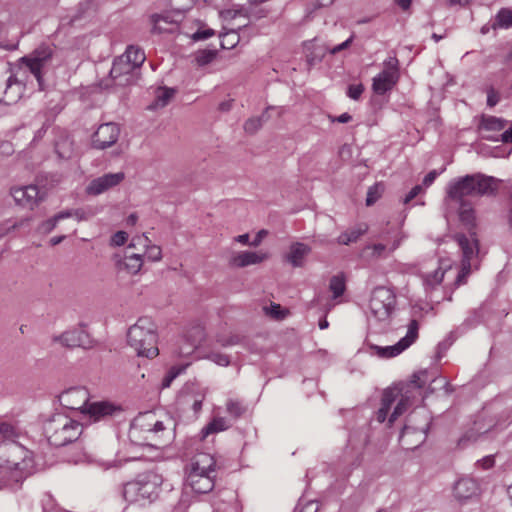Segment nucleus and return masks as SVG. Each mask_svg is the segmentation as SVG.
<instances>
[{
    "label": "nucleus",
    "instance_id": "nucleus-1",
    "mask_svg": "<svg viewBox=\"0 0 512 512\" xmlns=\"http://www.w3.org/2000/svg\"><path fill=\"white\" fill-rule=\"evenodd\" d=\"M502 180L481 172L456 177L445 188L444 204L450 200H462L469 197H496Z\"/></svg>",
    "mask_w": 512,
    "mask_h": 512
},
{
    "label": "nucleus",
    "instance_id": "nucleus-2",
    "mask_svg": "<svg viewBox=\"0 0 512 512\" xmlns=\"http://www.w3.org/2000/svg\"><path fill=\"white\" fill-rule=\"evenodd\" d=\"M0 475L7 471L9 480L20 483L34 473L32 452L15 440L0 442Z\"/></svg>",
    "mask_w": 512,
    "mask_h": 512
},
{
    "label": "nucleus",
    "instance_id": "nucleus-3",
    "mask_svg": "<svg viewBox=\"0 0 512 512\" xmlns=\"http://www.w3.org/2000/svg\"><path fill=\"white\" fill-rule=\"evenodd\" d=\"M128 345L138 357L153 359L159 355L157 326L149 317H141L127 332Z\"/></svg>",
    "mask_w": 512,
    "mask_h": 512
},
{
    "label": "nucleus",
    "instance_id": "nucleus-4",
    "mask_svg": "<svg viewBox=\"0 0 512 512\" xmlns=\"http://www.w3.org/2000/svg\"><path fill=\"white\" fill-rule=\"evenodd\" d=\"M43 429L50 445L63 447L77 441L83 427L81 423L66 415L55 414L45 422Z\"/></svg>",
    "mask_w": 512,
    "mask_h": 512
},
{
    "label": "nucleus",
    "instance_id": "nucleus-5",
    "mask_svg": "<svg viewBox=\"0 0 512 512\" xmlns=\"http://www.w3.org/2000/svg\"><path fill=\"white\" fill-rule=\"evenodd\" d=\"M162 477L155 472L147 471L137 476L133 481L123 485L122 495L127 502L134 503L142 500L154 501L159 494Z\"/></svg>",
    "mask_w": 512,
    "mask_h": 512
},
{
    "label": "nucleus",
    "instance_id": "nucleus-6",
    "mask_svg": "<svg viewBox=\"0 0 512 512\" xmlns=\"http://www.w3.org/2000/svg\"><path fill=\"white\" fill-rule=\"evenodd\" d=\"M395 305L396 296L391 289L380 286L373 290L369 301V308L377 320H388L395 309Z\"/></svg>",
    "mask_w": 512,
    "mask_h": 512
},
{
    "label": "nucleus",
    "instance_id": "nucleus-7",
    "mask_svg": "<svg viewBox=\"0 0 512 512\" xmlns=\"http://www.w3.org/2000/svg\"><path fill=\"white\" fill-rule=\"evenodd\" d=\"M53 48L48 44H41L32 53L20 59L23 64L36 78L40 89H43L42 69L52 58Z\"/></svg>",
    "mask_w": 512,
    "mask_h": 512
},
{
    "label": "nucleus",
    "instance_id": "nucleus-8",
    "mask_svg": "<svg viewBox=\"0 0 512 512\" xmlns=\"http://www.w3.org/2000/svg\"><path fill=\"white\" fill-rule=\"evenodd\" d=\"M420 324L417 319H411L407 325V333L396 344L386 347L374 345L371 348L381 358H392L409 348L419 337Z\"/></svg>",
    "mask_w": 512,
    "mask_h": 512
},
{
    "label": "nucleus",
    "instance_id": "nucleus-9",
    "mask_svg": "<svg viewBox=\"0 0 512 512\" xmlns=\"http://www.w3.org/2000/svg\"><path fill=\"white\" fill-rule=\"evenodd\" d=\"M431 416L425 410H415L409 414L406 420V424L404 425L401 438H404L409 435L419 434L420 439L418 440V445L422 444L427 437V433L429 431L431 425Z\"/></svg>",
    "mask_w": 512,
    "mask_h": 512
},
{
    "label": "nucleus",
    "instance_id": "nucleus-10",
    "mask_svg": "<svg viewBox=\"0 0 512 512\" xmlns=\"http://www.w3.org/2000/svg\"><path fill=\"white\" fill-rule=\"evenodd\" d=\"M119 135L120 128L116 123H103L93 133L91 147L96 150H105L118 141Z\"/></svg>",
    "mask_w": 512,
    "mask_h": 512
},
{
    "label": "nucleus",
    "instance_id": "nucleus-11",
    "mask_svg": "<svg viewBox=\"0 0 512 512\" xmlns=\"http://www.w3.org/2000/svg\"><path fill=\"white\" fill-rule=\"evenodd\" d=\"M58 399L64 408L85 413L89 403V392L85 387H71L63 391Z\"/></svg>",
    "mask_w": 512,
    "mask_h": 512
},
{
    "label": "nucleus",
    "instance_id": "nucleus-12",
    "mask_svg": "<svg viewBox=\"0 0 512 512\" xmlns=\"http://www.w3.org/2000/svg\"><path fill=\"white\" fill-rule=\"evenodd\" d=\"M453 240L458 244L461 250V262L465 264H467V262L471 263L472 266L473 261L478 258L480 249L477 232L468 234L459 232L453 235Z\"/></svg>",
    "mask_w": 512,
    "mask_h": 512
},
{
    "label": "nucleus",
    "instance_id": "nucleus-13",
    "mask_svg": "<svg viewBox=\"0 0 512 512\" xmlns=\"http://www.w3.org/2000/svg\"><path fill=\"white\" fill-rule=\"evenodd\" d=\"M124 179V172L104 174L91 180L85 188V193L90 196H98L119 185Z\"/></svg>",
    "mask_w": 512,
    "mask_h": 512
},
{
    "label": "nucleus",
    "instance_id": "nucleus-14",
    "mask_svg": "<svg viewBox=\"0 0 512 512\" xmlns=\"http://www.w3.org/2000/svg\"><path fill=\"white\" fill-rule=\"evenodd\" d=\"M137 70L121 56L113 62L110 76L117 81L118 85H130L136 81Z\"/></svg>",
    "mask_w": 512,
    "mask_h": 512
},
{
    "label": "nucleus",
    "instance_id": "nucleus-15",
    "mask_svg": "<svg viewBox=\"0 0 512 512\" xmlns=\"http://www.w3.org/2000/svg\"><path fill=\"white\" fill-rule=\"evenodd\" d=\"M450 203L458 204V218L468 233L477 232L476 211L468 199L450 200Z\"/></svg>",
    "mask_w": 512,
    "mask_h": 512
},
{
    "label": "nucleus",
    "instance_id": "nucleus-16",
    "mask_svg": "<svg viewBox=\"0 0 512 512\" xmlns=\"http://www.w3.org/2000/svg\"><path fill=\"white\" fill-rule=\"evenodd\" d=\"M204 338L203 329L199 326L192 328L187 334H185L181 343L176 350L179 357H188L194 353L197 347L200 345Z\"/></svg>",
    "mask_w": 512,
    "mask_h": 512
},
{
    "label": "nucleus",
    "instance_id": "nucleus-17",
    "mask_svg": "<svg viewBox=\"0 0 512 512\" xmlns=\"http://www.w3.org/2000/svg\"><path fill=\"white\" fill-rule=\"evenodd\" d=\"M14 200L21 206L33 208L41 200L39 188L36 185H28L12 189Z\"/></svg>",
    "mask_w": 512,
    "mask_h": 512
},
{
    "label": "nucleus",
    "instance_id": "nucleus-18",
    "mask_svg": "<svg viewBox=\"0 0 512 512\" xmlns=\"http://www.w3.org/2000/svg\"><path fill=\"white\" fill-rule=\"evenodd\" d=\"M187 481L192 490L199 494L208 493L214 488V476H212L210 472L200 473L190 471Z\"/></svg>",
    "mask_w": 512,
    "mask_h": 512
},
{
    "label": "nucleus",
    "instance_id": "nucleus-19",
    "mask_svg": "<svg viewBox=\"0 0 512 512\" xmlns=\"http://www.w3.org/2000/svg\"><path fill=\"white\" fill-rule=\"evenodd\" d=\"M311 247L303 242H294L289 246L284 260L293 267H303L306 257L311 253Z\"/></svg>",
    "mask_w": 512,
    "mask_h": 512
},
{
    "label": "nucleus",
    "instance_id": "nucleus-20",
    "mask_svg": "<svg viewBox=\"0 0 512 512\" xmlns=\"http://www.w3.org/2000/svg\"><path fill=\"white\" fill-rule=\"evenodd\" d=\"M401 242H402V236L398 235L394 239L392 245L389 248L382 243L366 245L363 249V255H364V257H366L370 260L386 258L389 256V254L394 252L400 246Z\"/></svg>",
    "mask_w": 512,
    "mask_h": 512
},
{
    "label": "nucleus",
    "instance_id": "nucleus-21",
    "mask_svg": "<svg viewBox=\"0 0 512 512\" xmlns=\"http://www.w3.org/2000/svg\"><path fill=\"white\" fill-rule=\"evenodd\" d=\"M399 74L395 71H381L373 78L372 89L378 95H384L398 82Z\"/></svg>",
    "mask_w": 512,
    "mask_h": 512
},
{
    "label": "nucleus",
    "instance_id": "nucleus-22",
    "mask_svg": "<svg viewBox=\"0 0 512 512\" xmlns=\"http://www.w3.org/2000/svg\"><path fill=\"white\" fill-rule=\"evenodd\" d=\"M120 408L113 405L112 403L101 401L88 403L85 413L89 414L93 421H99L106 417L112 416L115 412H119Z\"/></svg>",
    "mask_w": 512,
    "mask_h": 512
},
{
    "label": "nucleus",
    "instance_id": "nucleus-23",
    "mask_svg": "<svg viewBox=\"0 0 512 512\" xmlns=\"http://www.w3.org/2000/svg\"><path fill=\"white\" fill-rule=\"evenodd\" d=\"M267 258V254L254 252V251H242L230 258L229 264L233 267L244 268L249 265L259 264Z\"/></svg>",
    "mask_w": 512,
    "mask_h": 512
},
{
    "label": "nucleus",
    "instance_id": "nucleus-24",
    "mask_svg": "<svg viewBox=\"0 0 512 512\" xmlns=\"http://www.w3.org/2000/svg\"><path fill=\"white\" fill-rule=\"evenodd\" d=\"M453 492L458 500H467L478 494L479 485L472 478H461L455 483Z\"/></svg>",
    "mask_w": 512,
    "mask_h": 512
},
{
    "label": "nucleus",
    "instance_id": "nucleus-25",
    "mask_svg": "<svg viewBox=\"0 0 512 512\" xmlns=\"http://www.w3.org/2000/svg\"><path fill=\"white\" fill-rule=\"evenodd\" d=\"M23 90L24 84L22 81L18 80L14 74L10 75L7 79L4 97L0 100V103L6 105L16 103L21 98Z\"/></svg>",
    "mask_w": 512,
    "mask_h": 512
},
{
    "label": "nucleus",
    "instance_id": "nucleus-26",
    "mask_svg": "<svg viewBox=\"0 0 512 512\" xmlns=\"http://www.w3.org/2000/svg\"><path fill=\"white\" fill-rule=\"evenodd\" d=\"M151 20L153 23L152 31L156 33L173 32L178 24V19L170 14H154Z\"/></svg>",
    "mask_w": 512,
    "mask_h": 512
},
{
    "label": "nucleus",
    "instance_id": "nucleus-27",
    "mask_svg": "<svg viewBox=\"0 0 512 512\" xmlns=\"http://www.w3.org/2000/svg\"><path fill=\"white\" fill-rule=\"evenodd\" d=\"M143 265L142 255L126 252L123 259L117 261V267L121 270H125L127 273L135 275L137 274Z\"/></svg>",
    "mask_w": 512,
    "mask_h": 512
},
{
    "label": "nucleus",
    "instance_id": "nucleus-28",
    "mask_svg": "<svg viewBox=\"0 0 512 512\" xmlns=\"http://www.w3.org/2000/svg\"><path fill=\"white\" fill-rule=\"evenodd\" d=\"M86 334L83 330H70L62 333L60 336L54 338L55 341L60 342L63 346L74 348L80 347L84 344Z\"/></svg>",
    "mask_w": 512,
    "mask_h": 512
},
{
    "label": "nucleus",
    "instance_id": "nucleus-29",
    "mask_svg": "<svg viewBox=\"0 0 512 512\" xmlns=\"http://www.w3.org/2000/svg\"><path fill=\"white\" fill-rule=\"evenodd\" d=\"M368 231V225L365 223L358 224L357 226L341 233L337 242L341 245H349L355 243L362 235Z\"/></svg>",
    "mask_w": 512,
    "mask_h": 512
},
{
    "label": "nucleus",
    "instance_id": "nucleus-30",
    "mask_svg": "<svg viewBox=\"0 0 512 512\" xmlns=\"http://www.w3.org/2000/svg\"><path fill=\"white\" fill-rule=\"evenodd\" d=\"M306 58L309 65H314L322 61L328 51V47L318 44L316 39L306 45Z\"/></svg>",
    "mask_w": 512,
    "mask_h": 512
},
{
    "label": "nucleus",
    "instance_id": "nucleus-31",
    "mask_svg": "<svg viewBox=\"0 0 512 512\" xmlns=\"http://www.w3.org/2000/svg\"><path fill=\"white\" fill-rule=\"evenodd\" d=\"M215 465L216 462L211 455L202 453L199 454L195 462L192 463L191 471L200 473H213L215 471Z\"/></svg>",
    "mask_w": 512,
    "mask_h": 512
},
{
    "label": "nucleus",
    "instance_id": "nucleus-32",
    "mask_svg": "<svg viewBox=\"0 0 512 512\" xmlns=\"http://www.w3.org/2000/svg\"><path fill=\"white\" fill-rule=\"evenodd\" d=\"M177 90L175 88L169 87H159L156 91L155 100L149 106V109L155 108H163L169 104L171 99L176 94Z\"/></svg>",
    "mask_w": 512,
    "mask_h": 512
},
{
    "label": "nucleus",
    "instance_id": "nucleus-33",
    "mask_svg": "<svg viewBox=\"0 0 512 512\" xmlns=\"http://www.w3.org/2000/svg\"><path fill=\"white\" fill-rule=\"evenodd\" d=\"M122 57L137 69L141 67L146 59L144 51L133 45L127 47Z\"/></svg>",
    "mask_w": 512,
    "mask_h": 512
},
{
    "label": "nucleus",
    "instance_id": "nucleus-34",
    "mask_svg": "<svg viewBox=\"0 0 512 512\" xmlns=\"http://www.w3.org/2000/svg\"><path fill=\"white\" fill-rule=\"evenodd\" d=\"M230 427L228 421L223 417L214 418L201 431L202 438H206L210 434L225 431Z\"/></svg>",
    "mask_w": 512,
    "mask_h": 512
},
{
    "label": "nucleus",
    "instance_id": "nucleus-35",
    "mask_svg": "<svg viewBox=\"0 0 512 512\" xmlns=\"http://www.w3.org/2000/svg\"><path fill=\"white\" fill-rule=\"evenodd\" d=\"M507 125V120L495 116H482L479 125L480 129L487 131H501Z\"/></svg>",
    "mask_w": 512,
    "mask_h": 512
},
{
    "label": "nucleus",
    "instance_id": "nucleus-36",
    "mask_svg": "<svg viewBox=\"0 0 512 512\" xmlns=\"http://www.w3.org/2000/svg\"><path fill=\"white\" fill-rule=\"evenodd\" d=\"M329 289L333 293V298L342 296L346 290V277L344 273H339L331 277Z\"/></svg>",
    "mask_w": 512,
    "mask_h": 512
},
{
    "label": "nucleus",
    "instance_id": "nucleus-37",
    "mask_svg": "<svg viewBox=\"0 0 512 512\" xmlns=\"http://www.w3.org/2000/svg\"><path fill=\"white\" fill-rule=\"evenodd\" d=\"M510 27H512V10L508 8H501L495 16L492 28L497 29Z\"/></svg>",
    "mask_w": 512,
    "mask_h": 512
},
{
    "label": "nucleus",
    "instance_id": "nucleus-38",
    "mask_svg": "<svg viewBox=\"0 0 512 512\" xmlns=\"http://www.w3.org/2000/svg\"><path fill=\"white\" fill-rule=\"evenodd\" d=\"M445 271L441 268L436 269L432 273H428L424 276L425 289H434L440 285L444 279Z\"/></svg>",
    "mask_w": 512,
    "mask_h": 512
},
{
    "label": "nucleus",
    "instance_id": "nucleus-39",
    "mask_svg": "<svg viewBox=\"0 0 512 512\" xmlns=\"http://www.w3.org/2000/svg\"><path fill=\"white\" fill-rule=\"evenodd\" d=\"M244 341H245V337L241 336L239 334H233V333H231L229 335L218 334L216 336V342L222 347L240 345V344H243Z\"/></svg>",
    "mask_w": 512,
    "mask_h": 512
},
{
    "label": "nucleus",
    "instance_id": "nucleus-40",
    "mask_svg": "<svg viewBox=\"0 0 512 512\" xmlns=\"http://www.w3.org/2000/svg\"><path fill=\"white\" fill-rule=\"evenodd\" d=\"M435 378L434 375H431L427 369H423L413 373L411 376V383L416 388H423L428 382L433 381Z\"/></svg>",
    "mask_w": 512,
    "mask_h": 512
},
{
    "label": "nucleus",
    "instance_id": "nucleus-41",
    "mask_svg": "<svg viewBox=\"0 0 512 512\" xmlns=\"http://www.w3.org/2000/svg\"><path fill=\"white\" fill-rule=\"evenodd\" d=\"M238 16H245L247 18L254 17L255 19H260L265 16V14L260 11L259 13L253 14L252 12H248L244 9H227L222 12V17L226 20L235 19Z\"/></svg>",
    "mask_w": 512,
    "mask_h": 512
},
{
    "label": "nucleus",
    "instance_id": "nucleus-42",
    "mask_svg": "<svg viewBox=\"0 0 512 512\" xmlns=\"http://www.w3.org/2000/svg\"><path fill=\"white\" fill-rule=\"evenodd\" d=\"M222 49H232L239 42V35L236 30L232 29L224 34H220Z\"/></svg>",
    "mask_w": 512,
    "mask_h": 512
},
{
    "label": "nucleus",
    "instance_id": "nucleus-43",
    "mask_svg": "<svg viewBox=\"0 0 512 512\" xmlns=\"http://www.w3.org/2000/svg\"><path fill=\"white\" fill-rule=\"evenodd\" d=\"M384 192V185L382 183H375L369 187L366 196V205L372 206L382 196Z\"/></svg>",
    "mask_w": 512,
    "mask_h": 512
},
{
    "label": "nucleus",
    "instance_id": "nucleus-44",
    "mask_svg": "<svg viewBox=\"0 0 512 512\" xmlns=\"http://www.w3.org/2000/svg\"><path fill=\"white\" fill-rule=\"evenodd\" d=\"M186 366L187 365L172 366L162 379L161 389L170 387L174 379L185 370Z\"/></svg>",
    "mask_w": 512,
    "mask_h": 512
},
{
    "label": "nucleus",
    "instance_id": "nucleus-45",
    "mask_svg": "<svg viewBox=\"0 0 512 512\" xmlns=\"http://www.w3.org/2000/svg\"><path fill=\"white\" fill-rule=\"evenodd\" d=\"M216 55V50L205 49L198 51L195 59L199 66H205L211 63L216 58Z\"/></svg>",
    "mask_w": 512,
    "mask_h": 512
},
{
    "label": "nucleus",
    "instance_id": "nucleus-46",
    "mask_svg": "<svg viewBox=\"0 0 512 512\" xmlns=\"http://www.w3.org/2000/svg\"><path fill=\"white\" fill-rule=\"evenodd\" d=\"M226 410L228 414L234 417L235 419L241 417L246 411L242 403L236 400L227 401Z\"/></svg>",
    "mask_w": 512,
    "mask_h": 512
},
{
    "label": "nucleus",
    "instance_id": "nucleus-47",
    "mask_svg": "<svg viewBox=\"0 0 512 512\" xmlns=\"http://www.w3.org/2000/svg\"><path fill=\"white\" fill-rule=\"evenodd\" d=\"M205 358L223 367H226L231 363L230 357L227 354L220 352H209Z\"/></svg>",
    "mask_w": 512,
    "mask_h": 512
},
{
    "label": "nucleus",
    "instance_id": "nucleus-48",
    "mask_svg": "<svg viewBox=\"0 0 512 512\" xmlns=\"http://www.w3.org/2000/svg\"><path fill=\"white\" fill-rule=\"evenodd\" d=\"M55 152L62 159H69L72 154L71 143L68 140L62 142H56Z\"/></svg>",
    "mask_w": 512,
    "mask_h": 512
},
{
    "label": "nucleus",
    "instance_id": "nucleus-49",
    "mask_svg": "<svg viewBox=\"0 0 512 512\" xmlns=\"http://www.w3.org/2000/svg\"><path fill=\"white\" fill-rule=\"evenodd\" d=\"M263 125L257 117L247 119L243 125L244 131L250 135L255 134Z\"/></svg>",
    "mask_w": 512,
    "mask_h": 512
},
{
    "label": "nucleus",
    "instance_id": "nucleus-50",
    "mask_svg": "<svg viewBox=\"0 0 512 512\" xmlns=\"http://www.w3.org/2000/svg\"><path fill=\"white\" fill-rule=\"evenodd\" d=\"M72 214L78 221H87L95 215V211L92 208H78L73 209Z\"/></svg>",
    "mask_w": 512,
    "mask_h": 512
},
{
    "label": "nucleus",
    "instance_id": "nucleus-51",
    "mask_svg": "<svg viewBox=\"0 0 512 512\" xmlns=\"http://www.w3.org/2000/svg\"><path fill=\"white\" fill-rule=\"evenodd\" d=\"M0 434L4 436V440H13L17 437L15 427L7 422H0Z\"/></svg>",
    "mask_w": 512,
    "mask_h": 512
},
{
    "label": "nucleus",
    "instance_id": "nucleus-52",
    "mask_svg": "<svg viewBox=\"0 0 512 512\" xmlns=\"http://www.w3.org/2000/svg\"><path fill=\"white\" fill-rule=\"evenodd\" d=\"M471 269H472L471 263L467 262V264H465V263L461 262V270L458 273V275H457V277L455 279V282H454V285L456 287H458L461 284L465 283L466 277L470 274Z\"/></svg>",
    "mask_w": 512,
    "mask_h": 512
},
{
    "label": "nucleus",
    "instance_id": "nucleus-53",
    "mask_svg": "<svg viewBox=\"0 0 512 512\" xmlns=\"http://www.w3.org/2000/svg\"><path fill=\"white\" fill-rule=\"evenodd\" d=\"M364 91V85L362 83L359 84H351L347 88V96L353 100H358Z\"/></svg>",
    "mask_w": 512,
    "mask_h": 512
},
{
    "label": "nucleus",
    "instance_id": "nucleus-54",
    "mask_svg": "<svg viewBox=\"0 0 512 512\" xmlns=\"http://www.w3.org/2000/svg\"><path fill=\"white\" fill-rule=\"evenodd\" d=\"M57 223H58V220L56 219L55 216H53L52 218H50L46 221H43L38 226V232L42 233V234H49L56 227Z\"/></svg>",
    "mask_w": 512,
    "mask_h": 512
},
{
    "label": "nucleus",
    "instance_id": "nucleus-55",
    "mask_svg": "<svg viewBox=\"0 0 512 512\" xmlns=\"http://www.w3.org/2000/svg\"><path fill=\"white\" fill-rule=\"evenodd\" d=\"M407 409V400L401 399L389 417V423H393Z\"/></svg>",
    "mask_w": 512,
    "mask_h": 512
},
{
    "label": "nucleus",
    "instance_id": "nucleus-56",
    "mask_svg": "<svg viewBox=\"0 0 512 512\" xmlns=\"http://www.w3.org/2000/svg\"><path fill=\"white\" fill-rule=\"evenodd\" d=\"M214 34H215V31L211 28L199 29L192 35V39L194 41L206 40V39L212 37Z\"/></svg>",
    "mask_w": 512,
    "mask_h": 512
},
{
    "label": "nucleus",
    "instance_id": "nucleus-57",
    "mask_svg": "<svg viewBox=\"0 0 512 512\" xmlns=\"http://www.w3.org/2000/svg\"><path fill=\"white\" fill-rule=\"evenodd\" d=\"M395 401V395L392 390H385L381 398V406L391 409L392 404Z\"/></svg>",
    "mask_w": 512,
    "mask_h": 512
},
{
    "label": "nucleus",
    "instance_id": "nucleus-58",
    "mask_svg": "<svg viewBox=\"0 0 512 512\" xmlns=\"http://www.w3.org/2000/svg\"><path fill=\"white\" fill-rule=\"evenodd\" d=\"M128 239V234L125 231H118L111 237V245L122 246Z\"/></svg>",
    "mask_w": 512,
    "mask_h": 512
},
{
    "label": "nucleus",
    "instance_id": "nucleus-59",
    "mask_svg": "<svg viewBox=\"0 0 512 512\" xmlns=\"http://www.w3.org/2000/svg\"><path fill=\"white\" fill-rule=\"evenodd\" d=\"M500 100L498 92L491 86L487 89V105L494 107Z\"/></svg>",
    "mask_w": 512,
    "mask_h": 512
},
{
    "label": "nucleus",
    "instance_id": "nucleus-60",
    "mask_svg": "<svg viewBox=\"0 0 512 512\" xmlns=\"http://www.w3.org/2000/svg\"><path fill=\"white\" fill-rule=\"evenodd\" d=\"M145 255L148 259L152 261H159L162 257L161 249L159 246L156 245L148 247Z\"/></svg>",
    "mask_w": 512,
    "mask_h": 512
},
{
    "label": "nucleus",
    "instance_id": "nucleus-61",
    "mask_svg": "<svg viewBox=\"0 0 512 512\" xmlns=\"http://www.w3.org/2000/svg\"><path fill=\"white\" fill-rule=\"evenodd\" d=\"M398 65H399V62L396 57H389L388 59H386L384 61L385 68L383 71H395L396 73L399 74Z\"/></svg>",
    "mask_w": 512,
    "mask_h": 512
},
{
    "label": "nucleus",
    "instance_id": "nucleus-62",
    "mask_svg": "<svg viewBox=\"0 0 512 512\" xmlns=\"http://www.w3.org/2000/svg\"><path fill=\"white\" fill-rule=\"evenodd\" d=\"M494 464H495V460H494V457L491 455L485 456L476 462V465L478 467H481L484 470L492 468L494 466Z\"/></svg>",
    "mask_w": 512,
    "mask_h": 512
},
{
    "label": "nucleus",
    "instance_id": "nucleus-63",
    "mask_svg": "<svg viewBox=\"0 0 512 512\" xmlns=\"http://www.w3.org/2000/svg\"><path fill=\"white\" fill-rule=\"evenodd\" d=\"M149 432H152L155 435L161 433V435H159L158 438L163 439L165 432H167V428L165 427L162 421H156L153 427L149 430Z\"/></svg>",
    "mask_w": 512,
    "mask_h": 512
},
{
    "label": "nucleus",
    "instance_id": "nucleus-64",
    "mask_svg": "<svg viewBox=\"0 0 512 512\" xmlns=\"http://www.w3.org/2000/svg\"><path fill=\"white\" fill-rule=\"evenodd\" d=\"M422 186L421 185H416L414 186L409 192L408 194L405 196L403 202L404 204H407L409 203L410 201H412L416 196H418L421 192H422Z\"/></svg>",
    "mask_w": 512,
    "mask_h": 512
}]
</instances>
